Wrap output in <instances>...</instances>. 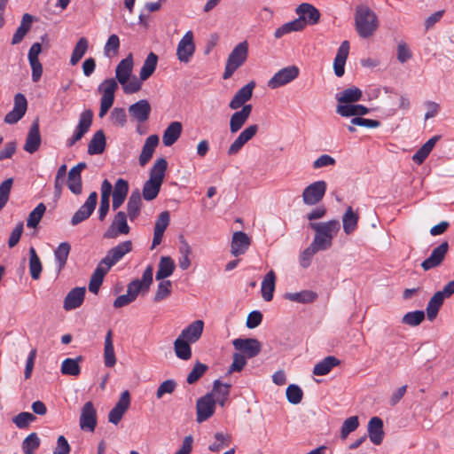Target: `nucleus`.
<instances>
[{
	"label": "nucleus",
	"instance_id": "obj_1",
	"mask_svg": "<svg viewBox=\"0 0 454 454\" xmlns=\"http://www.w3.org/2000/svg\"><path fill=\"white\" fill-rule=\"evenodd\" d=\"M309 227L315 231L313 241L323 251L329 249L333 245V239L337 236L340 225L336 219L327 222L311 223Z\"/></svg>",
	"mask_w": 454,
	"mask_h": 454
},
{
	"label": "nucleus",
	"instance_id": "obj_2",
	"mask_svg": "<svg viewBox=\"0 0 454 454\" xmlns=\"http://www.w3.org/2000/svg\"><path fill=\"white\" fill-rule=\"evenodd\" d=\"M362 97V91L356 87H351L336 94L337 114H368V108L362 105H355Z\"/></svg>",
	"mask_w": 454,
	"mask_h": 454
},
{
	"label": "nucleus",
	"instance_id": "obj_3",
	"mask_svg": "<svg viewBox=\"0 0 454 454\" xmlns=\"http://www.w3.org/2000/svg\"><path fill=\"white\" fill-rule=\"evenodd\" d=\"M356 29L362 38H369L377 30V15L367 6H358L355 15Z\"/></svg>",
	"mask_w": 454,
	"mask_h": 454
},
{
	"label": "nucleus",
	"instance_id": "obj_4",
	"mask_svg": "<svg viewBox=\"0 0 454 454\" xmlns=\"http://www.w3.org/2000/svg\"><path fill=\"white\" fill-rule=\"evenodd\" d=\"M248 54V46L246 41L237 44L229 54L225 69L223 74L224 80L229 79L234 72L241 67L247 60Z\"/></svg>",
	"mask_w": 454,
	"mask_h": 454
},
{
	"label": "nucleus",
	"instance_id": "obj_5",
	"mask_svg": "<svg viewBox=\"0 0 454 454\" xmlns=\"http://www.w3.org/2000/svg\"><path fill=\"white\" fill-rule=\"evenodd\" d=\"M131 250L132 242L130 240L121 242L109 249L99 263L106 267V270H110L114 265L120 262Z\"/></svg>",
	"mask_w": 454,
	"mask_h": 454
},
{
	"label": "nucleus",
	"instance_id": "obj_6",
	"mask_svg": "<svg viewBox=\"0 0 454 454\" xmlns=\"http://www.w3.org/2000/svg\"><path fill=\"white\" fill-rule=\"evenodd\" d=\"M327 184L324 180L316 181L306 186L302 192V201L305 205L315 206L324 198Z\"/></svg>",
	"mask_w": 454,
	"mask_h": 454
},
{
	"label": "nucleus",
	"instance_id": "obj_7",
	"mask_svg": "<svg viewBox=\"0 0 454 454\" xmlns=\"http://www.w3.org/2000/svg\"><path fill=\"white\" fill-rule=\"evenodd\" d=\"M117 87V82L114 78L106 79L99 85L98 90L102 92L99 114H106L111 108Z\"/></svg>",
	"mask_w": 454,
	"mask_h": 454
},
{
	"label": "nucleus",
	"instance_id": "obj_8",
	"mask_svg": "<svg viewBox=\"0 0 454 454\" xmlns=\"http://www.w3.org/2000/svg\"><path fill=\"white\" fill-rule=\"evenodd\" d=\"M129 216L123 211H119L114 217V220L104 234L106 239H115L120 235H127L130 231L127 218Z\"/></svg>",
	"mask_w": 454,
	"mask_h": 454
},
{
	"label": "nucleus",
	"instance_id": "obj_9",
	"mask_svg": "<svg viewBox=\"0 0 454 454\" xmlns=\"http://www.w3.org/2000/svg\"><path fill=\"white\" fill-rule=\"evenodd\" d=\"M299 75V68L295 66H289L278 70L268 82V87L274 90L284 86Z\"/></svg>",
	"mask_w": 454,
	"mask_h": 454
},
{
	"label": "nucleus",
	"instance_id": "obj_10",
	"mask_svg": "<svg viewBox=\"0 0 454 454\" xmlns=\"http://www.w3.org/2000/svg\"><path fill=\"white\" fill-rule=\"evenodd\" d=\"M98 201V193L90 192L86 201L78 208L71 219V224L75 226L87 220L94 212Z\"/></svg>",
	"mask_w": 454,
	"mask_h": 454
},
{
	"label": "nucleus",
	"instance_id": "obj_11",
	"mask_svg": "<svg viewBox=\"0 0 454 454\" xmlns=\"http://www.w3.org/2000/svg\"><path fill=\"white\" fill-rule=\"evenodd\" d=\"M215 411V402L211 395H205L199 398L196 403V420L199 423L204 422L211 418Z\"/></svg>",
	"mask_w": 454,
	"mask_h": 454
},
{
	"label": "nucleus",
	"instance_id": "obj_12",
	"mask_svg": "<svg viewBox=\"0 0 454 454\" xmlns=\"http://www.w3.org/2000/svg\"><path fill=\"white\" fill-rule=\"evenodd\" d=\"M129 406L130 394L128 390H125L121 394L118 402L108 413V421L114 425H118Z\"/></svg>",
	"mask_w": 454,
	"mask_h": 454
},
{
	"label": "nucleus",
	"instance_id": "obj_13",
	"mask_svg": "<svg viewBox=\"0 0 454 454\" xmlns=\"http://www.w3.org/2000/svg\"><path fill=\"white\" fill-rule=\"evenodd\" d=\"M448 251L449 243L447 241L442 242L439 246L433 249L429 257L421 262L422 269L427 271L440 266L443 262Z\"/></svg>",
	"mask_w": 454,
	"mask_h": 454
},
{
	"label": "nucleus",
	"instance_id": "obj_14",
	"mask_svg": "<svg viewBox=\"0 0 454 454\" xmlns=\"http://www.w3.org/2000/svg\"><path fill=\"white\" fill-rule=\"evenodd\" d=\"M194 51L193 34L192 31H187L177 44V58L179 61L187 63L190 61Z\"/></svg>",
	"mask_w": 454,
	"mask_h": 454
},
{
	"label": "nucleus",
	"instance_id": "obj_15",
	"mask_svg": "<svg viewBox=\"0 0 454 454\" xmlns=\"http://www.w3.org/2000/svg\"><path fill=\"white\" fill-rule=\"evenodd\" d=\"M296 13L298 14V18L301 21V27L302 29L306 27L307 24L315 25L318 22L320 18V13L317 8H315L312 4L303 3L300 4L296 8Z\"/></svg>",
	"mask_w": 454,
	"mask_h": 454
},
{
	"label": "nucleus",
	"instance_id": "obj_16",
	"mask_svg": "<svg viewBox=\"0 0 454 454\" xmlns=\"http://www.w3.org/2000/svg\"><path fill=\"white\" fill-rule=\"evenodd\" d=\"M79 423L82 430L94 432L97 426V411L91 402H87L82 406Z\"/></svg>",
	"mask_w": 454,
	"mask_h": 454
},
{
	"label": "nucleus",
	"instance_id": "obj_17",
	"mask_svg": "<svg viewBox=\"0 0 454 454\" xmlns=\"http://www.w3.org/2000/svg\"><path fill=\"white\" fill-rule=\"evenodd\" d=\"M235 349L244 353L247 357L256 356L261 351V343L258 340L253 338L235 339L232 342Z\"/></svg>",
	"mask_w": 454,
	"mask_h": 454
},
{
	"label": "nucleus",
	"instance_id": "obj_18",
	"mask_svg": "<svg viewBox=\"0 0 454 454\" xmlns=\"http://www.w3.org/2000/svg\"><path fill=\"white\" fill-rule=\"evenodd\" d=\"M41 143L42 137L39 130V120L36 118L29 128L23 149L28 153H34L39 149Z\"/></svg>",
	"mask_w": 454,
	"mask_h": 454
},
{
	"label": "nucleus",
	"instance_id": "obj_19",
	"mask_svg": "<svg viewBox=\"0 0 454 454\" xmlns=\"http://www.w3.org/2000/svg\"><path fill=\"white\" fill-rule=\"evenodd\" d=\"M42 51V45L40 43L32 44L28 51V61L32 69V80L36 82L40 80L43 74V66L39 61V54Z\"/></svg>",
	"mask_w": 454,
	"mask_h": 454
},
{
	"label": "nucleus",
	"instance_id": "obj_20",
	"mask_svg": "<svg viewBox=\"0 0 454 454\" xmlns=\"http://www.w3.org/2000/svg\"><path fill=\"white\" fill-rule=\"evenodd\" d=\"M251 244V239L244 231H236L232 235L231 253L234 256L244 254Z\"/></svg>",
	"mask_w": 454,
	"mask_h": 454
},
{
	"label": "nucleus",
	"instance_id": "obj_21",
	"mask_svg": "<svg viewBox=\"0 0 454 454\" xmlns=\"http://www.w3.org/2000/svg\"><path fill=\"white\" fill-rule=\"evenodd\" d=\"M203 329L204 322L200 319H198L183 329L178 337L191 343H195L201 337Z\"/></svg>",
	"mask_w": 454,
	"mask_h": 454
},
{
	"label": "nucleus",
	"instance_id": "obj_22",
	"mask_svg": "<svg viewBox=\"0 0 454 454\" xmlns=\"http://www.w3.org/2000/svg\"><path fill=\"white\" fill-rule=\"evenodd\" d=\"M85 292V287L73 288L65 297L63 308L69 311L81 307L84 301Z\"/></svg>",
	"mask_w": 454,
	"mask_h": 454
},
{
	"label": "nucleus",
	"instance_id": "obj_23",
	"mask_svg": "<svg viewBox=\"0 0 454 454\" xmlns=\"http://www.w3.org/2000/svg\"><path fill=\"white\" fill-rule=\"evenodd\" d=\"M258 129L257 125H251L245 129L235 141L230 145L228 149V154H236L246 143H247L256 134Z\"/></svg>",
	"mask_w": 454,
	"mask_h": 454
},
{
	"label": "nucleus",
	"instance_id": "obj_24",
	"mask_svg": "<svg viewBox=\"0 0 454 454\" xmlns=\"http://www.w3.org/2000/svg\"><path fill=\"white\" fill-rule=\"evenodd\" d=\"M231 387V384H223L219 380H215L213 383L212 391L207 395H211L212 398L215 399V404L218 403L223 407L228 401Z\"/></svg>",
	"mask_w": 454,
	"mask_h": 454
},
{
	"label": "nucleus",
	"instance_id": "obj_25",
	"mask_svg": "<svg viewBox=\"0 0 454 454\" xmlns=\"http://www.w3.org/2000/svg\"><path fill=\"white\" fill-rule=\"evenodd\" d=\"M349 52V43L343 41L340 45L333 62L334 74L341 77L345 72V64Z\"/></svg>",
	"mask_w": 454,
	"mask_h": 454
},
{
	"label": "nucleus",
	"instance_id": "obj_26",
	"mask_svg": "<svg viewBox=\"0 0 454 454\" xmlns=\"http://www.w3.org/2000/svg\"><path fill=\"white\" fill-rule=\"evenodd\" d=\"M133 69V58L129 54L125 59H121L116 67L115 76L120 84H124L125 82L129 80Z\"/></svg>",
	"mask_w": 454,
	"mask_h": 454
},
{
	"label": "nucleus",
	"instance_id": "obj_27",
	"mask_svg": "<svg viewBox=\"0 0 454 454\" xmlns=\"http://www.w3.org/2000/svg\"><path fill=\"white\" fill-rule=\"evenodd\" d=\"M129 192V184L126 180L119 178L113 191V209H118L124 202Z\"/></svg>",
	"mask_w": 454,
	"mask_h": 454
},
{
	"label": "nucleus",
	"instance_id": "obj_28",
	"mask_svg": "<svg viewBox=\"0 0 454 454\" xmlns=\"http://www.w3.org/2000/svg\"><path fill=\"white\" fill-rule=\"evenodd\" d=\"M368 434L371 442L375 445H380L384 437L383 421L378 417H373L368 423Z\"/></svg>",
	"mask_w": 454,
	"mask_h": 454
},
{
	"label": "nucleus",
	"instance_id": "obj_29",
	"mask_svg": "<svg viewBox=\"0 0 454 454\" xmlns=\"http://www.w3.org/2000/svg\"><path fill=\"white\" fill-rule=\"evenodd\" d=\"M254 87V82H251L239 89L230 102V107L234 110L241 107L252 97Z\"/></svg>",
	"mask_w": 454,
	"mask_h": 454
},
{
	"label": "nucleus",
	"instance_id": "obj_30",
	"mask_svg": "<svg viewBox=\"0 0 454 454\" xmlns=\"http://www.w3.org/2000/svg\"><path fill=\"white\" fill-rule=\"evenodd\" d=\"M92 115H82L74 135L67 140V145L73 146L89 131L92 124Z\"/></svg>",
	"mask_w": 454,
	"mask_h": 454
},
{
	"label": "nucleus",
	"instance_id": "obj_31",
	"mask_svg": "<svg viewBox=\"0 0 454 454\" xmlns=\"http://www.w3.org/2000/svg\"><path fill=\"white\" fill-rule=\"evenodd\" d=\"M158 144L159 137L157 135H151L145 139L139 156V164L141 166H145L151 160Z\"/></svg>",
	"mask_w": 454,
	"mask_h": 454
},
{
	"label": "nucleus",
	"instance_id": "obj_32",
	"mask_svg": "<svg viewBox=\"0 0 454 454\" xmlns=\"http://www.w3.org/2000/svg\"><path fill=\"white\" fill-rule=\"evenodd\" d=\"M276 286V274L271 270L263 278L262 281V296L264 301H270L273 299V294Z\"/></svg>",
	"mask_w": 454,
	"mask_h": 454
},
{
	"label": "nucleus",
	"instance_id": "obj_33",
	"mask_svg": "<svg viewBox=\"0 0 454 454\" xmlns=\"http://www.w3.org/2000/svg\"><path fill=\"white\" fill-rule=\"evenodd\" d=\"M175 269V262L170 256H161L156 271V279H166L173 274Z\"/></svg>",
	"mask_w": 454,
	"mask_h": 454
},
{
	"label": "nucleus",
	"instance_id": "obj_34",
	"mask_svg": "<svg viewBox=\"0 0 454 454\" xmlns=\"http://www.w3.org/2000/svg\"><path fill=\"white\" fill-rule=\"evenodd\" d=\"M182 124L179 121L171 122L165 129L162 136V142L166 146H171L176 142L182 133Z\"/></svg>",
	"mask_w": 454,
	"mask_h": 454
},
{
	"label": "nucleus",
	"instance_id": "obj_35",
	"mask_svg": "<svg viewBox=\"0 0 454 454\" xmlns=\"http://www.w3.org/2000/svg\"><path fill=\"white\" fill-rule=\"evenodd\" d=\"M109 270H106L102 264L98 262L95 270L93 271L90 283H89V291L97 294L99 291V288L103 283L105 276L108 273Z\"/></svg>",
	"mask_w": 454,
	"mask_h": 454
},
{
	"label": "nucleus",
	"instance_id": "obj_36",
	"mask_svg": "<svg viewBox=\"0 0 454 454\" xmlns=\"http://www.w3.org/2000/svg\"><path fill=\"white\" fill-rule=\"evenodd\" d=\"M71 246L68 242H61L54 250V259L56 262L57 271L59 273L66 266Z\"/></svg>",
	"mask_w": 454,
	"mask_h": 454
},
{
	"label": "nucleus",
	"instance_id": "obj_37",
	"mask_svg": "<svg viewBox=\"0 0 454 454\" xmlns=\"http://www.w3.org/2000/svg\"><path fill=\"white\" fill-rule=\"evenodd\" d=\"M141 193L138 190L131 192L127 203V215L130 221H134L140 214Z\"/></svg>",
	"mask_w": 454,
	"mask_h": 454
},
{
	"label": "nucleus",
	"instance_id": "obj_38",
	"mask_svg": "<svg viewBox=\"0 0 454 454\" xmlns=\"http://www.w3.org/2000/svg\"><path fill=\"white\" fill-rule=\"evenodd\" d=\"M444 300L445 297L439 291L431 297L426 308L427 317L429 321H433L437 317Z\"/></svg>",
	"mask_w": 454,
	"mask_h": 454
},
{
	"label": "nucleus",
	"instance_id": "obj_39",
	"mask_svg": "<svg viewBox=\"0 0 454 454\" xmlns=\"http://www.w3.org/2000/svg\"><path fill=\"white\" fill-rule=\"evenodd\" d=\"M104 363L106 367H114L116 364V357L113 344V333L109 330L105 338Z\"/></svg>",
	"mask_w": 454,
	"mask_h": 454
},
{
	"label": "nucleus",
	"instance_id": "obj_40",
	"mask_svg": "<svg viewBox=\"0 0 454 454\" xmlns=\"http://www.w3.org/2000/svg\"><path fill=\"white\" fill-rule=\"evenodd\" d=\"M358 220V214L356 213L351 207H348L342 216L343 231L347 235H349L356 231Z\"/></svg>",
	"mask_w": 454,
	"mask_h": 454
},
{
	"label": "nucleus",
	"instance_id": "obj_41",
	"mask_svg": "<svg viewBox=\"0 0 454 454\" xmlns=\"http://www.w3.org/2000/svg\"><path fill=\"white\" fill-rule=\"evenodd\" d=\"M33 19L31 14L26 13L23 15L20 25L12 36V44H18L24 39L31 28Z\"/></svg>",
	"mask_w": 454,
	"mask_h": 454
},
{
	"label": "nucleus",
	"instance_id": "obj_42",
	"mask_svg": "<svg viewBox=\"0 0 454 454\" xmlns=\"http://www.w3.org/2000/svg\"><path fill=\"white\" fill-rule=\"evenodd\" d=\"M340 364V360L335 356H326L322 361L315 364L313 374L317 376H324L328 374L331 370Z\"/></svg>",
	"mask_w": 454,
	"mask_h": 454
},
{
	"label": "nucleus",
	"instance_id": "obj_43",
	"mask_svg": "<svg viewBox=\"0 0 454 454\" xmlns=\"http://www.w3.org/2000/svg\"><path fill=\"white\" fill-rule=\"evenodd\" d=\"M106 148V137L102 130L97 131L88 145L90 155L101 154Z\"/></svg>",
	"mask_w": 454,
	"mask_h": 454
},
{
	"label": "nucleus",
	"instance_id": "obj_44",
	"mask_svg": "<svg viewBox=\"0 0 454 454\" xmlns=\"http://www.w3.org/2000/svg\"><path fill=\"white\" fill-rule=\"evenodd\" d=\"M317 297V294L310 290H302L298 293H286L284 294L286 300L298 303H311Z\"/></svg>",
	"mask_w": 454,
	"mask_h": 454
},
{
	"label": "nucleus",
	"instance_id": "obj_45",
	"mask_svg": "<svg viewBox=\"0 0 454 454\" xmlns=\"http://www.w3.org/2000/svg\"><path fill=\"white\" fill-rule=\"evenodd\" d=\"M158 63V56L153 53L150 52L145 60L144 61V64L140 69V79L141 80H147L155 71L156 67Z\"/></svg>",
	"mask_w": 454,
	"mask_h": 454
},
{
	"label": "nucleus",
	"instance_id": "obj_46",
	"mask_svg": "<svg viewBox=\"0 0 454 454\" xmlns=\"http://www.w3.org/2000/svg\"><path fill=\"white\" fill-rule=\"evenodd\" d=\"M82 361L81 356L76 358H66L61 364V373L64 375L78 376L81 372L79 363Z\"/></svg>",
	"mask_w": 454,
	"mask_h": 454
},
{
	"label": "nucleus",
	"instance_id": "obj_47",
	"mask_svg": "<svg viewBox=\"0 0 454 454\" xmlns=\"http://www.w3.org/2000/svg\"><path fill=\"white\" fill-rule=\"evenodd\" d=\"M191 342L177 337L174 341V350L176 356L182 360H189L192 357Z\"/></svg>",
	"mask_w": 454,
	"mask_h": 454
},
{
	"label": "nucleus",
	"instance_id": "obj_48",
	"mask_svg": "<svg viewBox=\"0 0 454 454\" xmlns=\"http://www.w3.org/2000/svg\"><path fill=\"white\" fill-rule=\"evenodd\" d=\"M88 48H89L88 39L86 37H81L77 41V43L73 50V52H72L71 58H70V64L73 66L76 65L82 59V58L84 56Z\"/></svg>",
	"mask_w": 454,
	"mask_h": 454
},
{
	"label": "nucleus",
	"instance_id": "obj_49",
	"mask_svg": "<svg viewBox=\"0 0 454 454\" xmlns=\"http://www.w3.org/2000/svg\"><path fill=\"white\" fill-rule=\"evenodd\" d=\"M43 267L40 258L38 257L34 247L29 248V272L31 278L35 280L39 279Z\"/></svg>",
	"mask_w": 454,
	"mask_h": 454
},
{
	"label": "nucleus",
	"instance_id": "obj_50",
	"mask_svg": "<svg viewBox=\"0 0 454 454\" xmlns=\"http://www.w3.org/2000/svg\"><path fill=\"white\" fill-rule=\"evenodd\" d=\"M161 184L162 183L148 179L143 186V198L148 201L154 200L159 194Z\"/></svg>",
	"mask_w": 454,
	"mask_h": 454
},
{
	"label": "nucleus",
	"instance_id": "obj_51",
	"mask_svg": "<svg viewBox=\"0 0 454 454\" xmlns=\"http://www.w3.org/2000/svg\"><path fill=\"white\" fill-rule=\"evenodd\" d=\"M167 167L168 162L164 158L158 159L150 171L149 179L163 183Z\"/></svg>",
	"mask_w": 454,
	"mask_h": 454
},
{
	"label": "nucleus",
	"instance_id": "obj_52",
	"mask_svg": "<svg viewBox=\"0 0 454 454\" xmlns=\"http://www.w3.org/2000/svg\"><path fill=\"white\" fill-rule=\"evenodd\" d=\"M46 211V206L39 203L28 215L27 219V226L28 228H35Z\"/></svg>",
	"mask_w": 454,
	"mask_h": 454
},
{
	"label": "nucleus",
	"instance_id": "obj_53",
	"mask_svg": "<svg viewBox=\"0 0 454 454\" xmlns=\"http://www.w3.org/2000/svg\"><path fill=\"white\" fill-rule=\"evenodd\" d=\"M157 290L153 297L155 302L167 299L172 292V282L167 279L159 280Z\"/></svg>",
	"mask_w": 454,
	"mask_h": 454
},
{
	"label": "nucleus",
	"instance_id": "obj_54",
	"mask_svg": "<svg viewBox=\"0 0 454 454\" xmlns=\"http://www.w3.org/2000/svg\"><path fill=\"white\" fill-rule=\"evenodd\" d=\"M319 251H323L317 245H315V242L312 241L311 244L304 249L300 254V264L302 268H308L310 265L311 259L315 254Z\"/></svg>",
	"mask_w": 454,
	"mask_h": 454
},
{
	"label": "nucleus",
	"instance_id": "obj_55",
	"mask_svg": "<svg viewBox=\"0 0 454 454\" xmlns=\"http://www.w3.org/2000/svg\"><path fill=\"white\" fill-rule=\"evenodd\" d=\"M301 30H302V27H301V21L295 19L292 21L283 24L281 27L277 28L275 30L274 36L275 38L279 39L285 35H287L291 32H296Z\"/></svg>",
	"mask_w": 454,
	"mask_h": 454
},
{
	"label": "nucleus",
	"instance_id": "obj_56",
	"mask_svg": "<svg viewBox=\"0 0 454 454\" xmlns=\"http://www.w3.org/2000/svg\"><path fill=\"white\" fill-rule=\"evenodd\" d=\"M40 446V439L36 433L28 434L22 442V450L25 454H34Z\"/></svg>",
	"mask_w": 454,
	"mask_h": 454
},
{
	"label": "nucleus",
	"instance_id": "obj_57",
	"mask_svg": "<svg viewBox=\"0 0 454 454\" xmlns=\"http://www.w3.org/2000/svg\"><path fill=\"white\" fill-rule=\"evenodd\" d=\"M424 318L425 312L423 310H415L406 313L402 318V323L409 326H417Z\"/></svg>",
	"mask_w": 454,
	"mask_h": 454
},
{
	"label": "nucleus",
	"instance_id": "obj_58",
	"mask_svg": "<svg viewBox=\"0 0 454 454\" xmlns=\"http://www.w3.org/2000/svg\"><path fill=\"white\" fill-rule=\"evenodd\" d=\"M74 170L70 169L68 172L67 186L68 189L75 195H79L82 191V176L74 175Z\"/></svg>",
	"mask_w": 454,
	"mask_h": 454
},
{
	"label": "nucleus",
	"instance_id": "obj_59",
	"mask_svg": "<svg viewBox=\"0 0 454 454\" xmlns=\"http://www.w3.org/2000/svg\"><path fill=\"white\" fill-rule=\"evenodd\" d=\"M36 419V417L27 411H23L12 418V422L18 428H27L32 422Z\"/></svg>",
	"mask_w": 454,
	"mask_h": 454
},
{
	"label": "nucleus",
	"instance_id": "obj_60",
	"mask_svg": "<svg viewBox=\"0 0 454 454\" xmlns=\"http://www.w3.org/2000/svg\"><path fill=\"white\" fill-rule=\"evenodd\" d=\"M120 48V39L115 34L111 35L104 47V53L106 57H112L115 55Z\"/></svg>",
	"mask_w": 454,
	"mask_h": 454
},
{
	"label": "nucleus",
	"instance_id": "obj_61",
	"mask_svg": "<svg viewBox=\"0 0 454 454\" xmlns=\"http://www.w3.org/2000/svg\"><path fill=\"white\" fill-rule=\"evenodd\" d=\"M207 370V366L206 364L197 362L192 370L191 371V372L187 376V383L193 384L197 382L204 375Z\"/></svg>",
	"mask_w": 454,
	"mask_h": 454
},
{
	"label": "nucleus",
	"instance_id": "obj_62",
	"mask_svg": "<svg viewBox=\"0 0 454 454\" xmlns=\"http://www.w3.org/2000/svg\"><path fill=\"white\" fill-rule=\"evenodd\" d=\"M358 426L359 421L356 416H352L345 419L340 431L341 438L346 439L350 433L354 432L358 427Z\"/></svg>",
	"mask_w": 454,
	"mask_h": 454
},
{
	"label": "nucleus",
	"instance_id": "obj_63",
	"mask_svg": "<svg viewBox=\"0 0 454 454\" xmlns=\"http://www.w3.org/2000/svg\"><path fill=\"white\" fill-rule=\"evenodd\" d=\"M286 398L288 400L289 403H293V404H298L301 403V399H302V395H303V393H302V390L301 389V387L297 385H289L286 388Z\"/></svg>",
	"mask_w": 454,
	"mask_h": 454
},
{
	"label": "nucleus",
	"instance_id": "obj_64",
	"mask_svg": "<svg viewBox=\"0 0 454 454\" xmlns=\"http://www.w3.org/2000/svg\"><path fill=\"white\" fill-rule=\"evenodd\" d=\"M13 184V179L8 178L0 184V210L6 205L11 189Z\"/></svg>",
	"mask_w": 454,
	"mask_h": 454
}]
</instances>
